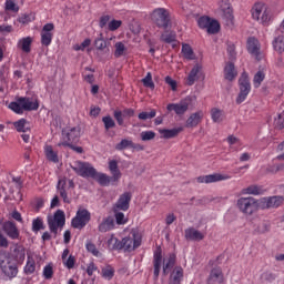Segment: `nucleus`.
Segmentation results:
<instances>
[{
    "mask_svg": "<svg viewBox=\"0 0 284 284\" xmlns=\"http://www.w3.org/2000/svg\"><path fill=\"white\" fill-rule=\"evenodd\" d=\"M239 77V72L236 71V67L232 62H226L224 67V79L226 81H234Z\"/></svg>",
    "mask_w": 284,
    "mask_h": 284,
    "instance_id": "a878e982",
    "label": "nucleus"
},
{
    "mask_svg": "<svg viewBox=\"0 0 284 284\" xmlns=\"http://www.w3.org/2000/svg\"><path fill=\"white\" fill-rule=\"evenodd\" d=\"M28 125V120L26 119H20L13 123V126L16 128L17 132H28L30 131V128Z\"/></svg>",
    "mask_w": 284,
    "mask_h": 284,
    "instance_id": "a19ab883",
    "label": "nucleus"
},
{
    "mask_svg": "<svg viewBox=\"0 0 284 284\" xmlns=\"http://www.w3.org/2000/svg\"><path fill=\"white\" fill-rule=\"evenodd\" d=\"M182 54L187 61H194V59H196L194 50L190 44H182Z\"/></svg>",
    "mask_w": 284,
    "mask_h": 284,
    "instance_id": "f704fd0d",
    "label": "nucleus"
},
{
    "mask_svg": "<svg viewBox=\"0 0 284 284\" xmlns=\"http://www.w3.org/2000/svg\"><path fill=\"white\" fill-rule=\"evenodd\" d=\"M112 210L114 213L115 223L118 225H125V223H128V219H125V214H123V212H121V211H116L114 209H112Z\"/></svg>",
    "mask_w": 284,
    "mask_h": 284,
    "instance_id": "de8ad7c7",
    "label": "nucleus"
},
{
    "mask_svg": "<svg viewBox=\"0 0 284 284\" xmlns=\"http://www.w3.org/2000/svg\"><path fill=\"white\" fill-rule=\"evenodd\" d=\"M40 230H43V220L41 217H37L32 221V231L40 232Z\"/></svg>",
    "mask_w": 284,
    "mask_h": 284,
    "instance_id": "680f3d73",
    "label": "nucleus"
},
{
    "mask_svg": "<svg viewBox=\"0 0 284 284\" xmlns=\"http://www.w3.org/2000/svg\"><path fill=\"white\" fill-rule=\"evenodd\" d=\"M284 197L274 195L260 199V210H276L283 205Z\"/></svg>",
    "mask_w": 284,
    "mask_h": 284,
    "instance_id": "ddd939ff",
    "label": "nucleus"
},
{
    "mask_svg": "<svg viewBox=\"0 0 284 284\" xmlns=\"http://www.w3.org/2000/svg\"><path fill=\"white\" fill-rule=\"evenodd\" d=\"M236 205L242 214L252 216L254 212H258V210H261V200H256L253 196L240 197L236 202Z\"/></svg>",
    "mask_w": 284,
    "mask_h": 284,
    "instance_id": "39448f33",
    "label": "nucleus"
},
{
    "mask_svg": "<svg viewBox=\"0 0 284 284\" xmlns=\"http://www.w3.org/2000/svg\"><path fill=\"white\" fill-rule=\"evenodd\" d=\"M247 52L258 59V54H261V43L254 37L247 39Z\"/></svg>",
    "mask_w": 284,
    "mask_h": 284,
    "instance_id": "aec40b11",
    "label": "nucleus"
},
{
    "mask_svg": "<svg viewBox=\"0 0 284 284\" xmlns=\"http://www.w3.org/2000/svg\"><path fill=\"white\" fill-rule=\"evenodd\" d=\"M43 276L47 281H50L52 276H54V268L52 267V264H48L43 268Z\"/></svg>",
    "mask_w": 284,
    "mask_h": 284,
    "instance_id": "bf43d9fd",
    "label": "nucleus"
},
{
    "mask_svg": "<svg viewBox=\"0 0 284 284\" xmlns=\"http://www.w3.org/2000/svg\"><path fill=\"white\" fill-rule=\"evenodd\" d=\"M113 116L118 123V125H123V123H125V121L123 119H125V115H123V112L122 111H114L113 112Z\"/></svg>",
    "mask_w": 284,
    "mask_h": 284,
    "instance_id": "0e129e2a",
    "label": "nucleus"
},
{
    "mask_svg": "<svg viewBox=\"0 0 284 284\" xmlns=\"http://www.w3.org/2000/svg\"><path fill=\"white\" fill-rule=\"evenodd\" d=\"M4 10L6 12H14L17 14V12H19L20 10L17 0H6Z\"/></svg>",
    "mask_w": 284,
    "mask_h": 284,
    "instance_id": "ea45409f",
    "label": "nucleus"
},
{
    "mask_svg": "<svg viewBox=\"0 0 284 284\" xmlns=\"http://www.w3.org/2000/svg\"><path fill=\"white\" fill-rule=\"evenodd\" d=\"M175 264H176V255L170 254L169 257L164 260V263H163V275L168 276Z\"/></svg>",
    "mask_w": 284,
    "mask_h": 284,
    "instance_id": "7c9ffc66",
    "label": "nucleus"
},
{
    "mask_svg": "<svg viewBox=\"0 0 284 284\" xmlns=\"http://www.w3.org/2000/svg\"><path fill=\"white\" fill-rule=\"evenodd\" d=\"M122 21L121 20H112L111 22H109V30L111 32H114L115 30H119L120 26H122Z\"/></svg>",
    "mask_w": 284,
    "mask_h": 284,
    "instance_id": "774afa93",
    "label": "nucleus"
},
{
    "mask_svg": "<svg viewBox=\"0 0 284 284\" xmlns=\"http://www.w3.org/2000/svg\"><path fill=\"white\" fill-rule=\"evenodd\" d=\"M223 281H224V276H223V270H221V267H215L211 270V273L207 278L209 284H214V283L221 284L223 283Z\"/></svg>",
    "mask_w": 284,
    "mask_h": 284,
    "instance_id": "b1692460",
    "label": "nucleus"
},
{
    "mask_svg": "<svg viewBox=\"0 0 284 284\" xmlns=\"http://www.w3.org/2000/svg\"><path fill=\"white\" fill-rule=\"evenodd\" d=\"M34 21V14L32 13H23L18 18V22L22 23V26H28V23H32Z\"/></svg>",
    "mask_w": 284,
    "mask_h": 284,
    "instance_id": "8fccbe9b",
    "label": "nucleus"
},
{
    "mask_svg": "<svg viewBox=\"0 0 284 284\" xmlns=\"http://www.w3.org/2000/svg\"><path fill=\"white\" fill-rule=\"evenodd\" d=\"M265 81V72L257 71L253 78L254 88H261V84Z\"/></svg>",
    "mask_w": 284,
    "mask_h": 284,
    "instance_id": "a18cd8bd",
    "label": "nucleus"
},
{
    "mask_svg": "<svg viewBox=\"0 0 284 284\" xmlns=\"http://www.w3.org/2000/svg\"><path fill=\"white\" fill-rule=\"evenodd\" d=\"M227 143L230 145V152H239V148L234 146V145H241V141L239 140V138L234 135H229Z\"/></svg>",
    "mask_w": 284,
    "mask_h": 284,
    "instance_id": "c03bdc74",
    "label": "nucleus"
},
{
    "mask_svg": "<svg viewBox=\"0 0 284 284\" xmlns=\"http://www.w3.org/2000/svg\"><path fill=\"white\" fill-rule=\"evenodd\" d=\"M62 141L58 143V148H67L68 145H72L74 143H79V139H81V128H65L62 130Z\"/></svg>",
    "mask_w": 284,
    "mask_h": 284,
    "instance_id": "423d86ee",
    "label": "nucleus"
},
{
    "mask_svg": "<svg viewBox=\"0 0 284 284\" xmlns=\"http://www.w3.org/2000/svg\"><path fill=\"white\" fill-rule=\"evenodd\" d=\"M44 154L48 161H51V163H59V154L54 152V149H52V145H47L44 148Z\"/></svg>",
    "mask_w": 284,
    "mask_h": 284,
    "instance_id": "72a5a7b5",
    "label": "nucleus"
},
{
    "mask_svg": "<svg viewBox=\"0 0 284 284\" xmlns=\"http://www.w3.org/2000/svg\"><path fill=\"white\" fill-rule=\"evenodd\" d=\"M136 247H141V234L139 231L132 230L129 236L122 239V250L134 252Z\"/></svg>",
    "mask_w": 284,
    "mask_h": 284,
    "instance_id": "f8f14e48",
    "label": "nucleus"
},
{
    "mask_svg": "<svg viewBox=\"0 0 284 284\" xmlns=\"http://www.w3.org/2000/svg\"><path fill=\"white\" fill-rule=\"evenodd\" d=\"M48 225L50 232L57 236L59 227L62 230V227L65 225V212L62 210L55 211L53 216L48 217Z\"/></svg>",
    "mask_w": 284,
    "mask_h": 284,
    "instance_id": "1a4fd4ad",
    "label": "nucleus"
},
{
    "mask_svg": "<svg viewBox=\"0 0 284 284\" xmlns=\"http://www.w3.org/2000/svg\"><path fill=\"white\" fill-rule=\"evenodd\" d=\"M128 148H134V143L132 142V140L123 139L120 143L115 145V150H118L119 152Z\"/></svg>",
    "mask_w": 284,
    "mask_h": 284,
    "instance_id": "09e8293b",
    "label": "nucleus"
},
{
    "mask_svg": "<svg viewBox=\"0 0 284 284\" xmlns=\"http://www.w3.org/2000/svg\"><path fill=\"white\" fill-rule=\"evenodd\" d=\"M108 246L110 250H123L122 240L114 237V235L108 240Z\"/></svg>",
    "mask_w": 284,
    "mask_h": 284,
    "instance_id": "58836bf2",
    "label": "nucleus"
},
{
    "mask_svg": "<svg viewBox=\"0 0 284 284\" xmlns=\"http://www.w3.org/2000/svg\"><path fill=\"white\" fill-rule=\"evenodd\" d=\"M0 268L8 278H16L17 274H19L17 260L6 252L0 253Z\"/></svg>",
    "mask_w": 284,
    "mask_h": 284,
    "instance_id": "7ed1b4c3",
    "label": "nucleus"
},
{
    "mask_svg": "<svg viewBox=\"0 0 284 284\" xmlns=\"http://www.w3.org/2000/svg\"><path fill=\"white\" fill-rule=\"evenodd\" d=\"M160 39L164 43H176V33L174 31H165Z\"/></svg>",
    "mask_w": 284,
    "mask_h": 284,
    "instance_id": "e433bc0d",
    "label": "nucleus"
},
{
    "mask_svg": "<svg viewBox=\"0 0 284 284\" xmlns=\"http://www.w3.org/2000/svg\"><path fill=\"white\" fill-rule=\"evenodd\" d=\"M219 30H221V24L219 23V21L211 19L209 26L206 27V32H209V34H216Z\"/></svg>",
    "mask_w": 284,
    "mask_h": 284,
    "instance_id": "37998d69",
    "label": "nucleus"
},
{
    "mask_svg": "<svg viewBox=\"0 0 284 284\" xmlns=\"http://www.w3.org/2000/svg\"><path fill=\"white\" fill-rule=\"evenodd\" d=\"M220 9L224 14L232 17V8L230 7V0H222L220 2Z\"/></svg>",
    "mask_w": 284,
    "mask_h": 284,
    "instance_id": "603ef678",
    "label": "nucleus"
},
{
    "mask_svg": "<svg viewBox=\"0 0 284 284\" xmlns=\"http://www.w3.org/2000/svg\"><path fill=\"white\" fill-rule=\"evenodd\" d=\"M211 119H212L213 123H221L224 119L223 110L213 108L211 110Z\"/></svg>",
    "mask_w": 284,
    "mask_h": 284,
    "instance_id": "79ce46f5",
    "label": "nucleus"
},
{
    "mask_svg": "<svg viewBox=\"0 0 284 284\" xmlns=\"http://www.w3.org/2000/svg\"><path fill=\"white\" fill-rule=\"evenodd\" d=\"M251 12L254 21H260L262 26H270V21H272V9L267 4L257 2L253 6Z\"/></svg>",
    "mask_w": 284,
    "mask_h": 284,
    "instance_id": "20e7f679",
    "label": "nucleus"
},
{
    "mask_svg": "<svg viewBox=\"0 0 284 284\" xmlns=\"http://www.w3.org/2000/svg\"><path fill=\"white\" fill-rule=\"evenodd\" d=\"M241 194H243V195L251 194L253 196H258V195L263 194V189L258 185H250L245 189H242Z\"/></svg>",
    "mask_w": 284,
    "mask_h": 284,
    "instance_id": "473e14b6",
    "label": "nucleus"
},
{
    "mask_svg": "<svg viewBox=\"0 0 284 284\" xmlns=\"http://www.w3.org/2000/svg\"><path fill=\"white\" fill-rule=\"evenodd\" d=\"M161 139H174L179 136L181 132H183V126L174 128V129H160Z\"/></svg>",
    "mask_w": 284,
    "mask_h": 284,
    "instance_id": "bb28decb",
    "label": "nucleus"
},
{
    "mask_svg": "<svg viewBox=\"0 0 284 284\" xmlns=\"http://www.w3.org/2000/svg\"><path fill=\"white\" fill-rule=\"evenodd\" d=\"M109 170L112 176L105 173H99L95 171V176L93 179L102 187H108L110 186V183H119V181H121L122 174H121V170H119V162H116V160L109 161Z\"/></svg>",
    "mask_w": 284,
    "mask_h": 284,
    "instance_id": "f257e3e1",
    "label": "nucleus"
},
{
    "mask_svg": "<svg viewBox=\"0 0 284 284\" xmlns=\"http://www.w3.org/2000/svg\"><path fill=\"white\" fill-rule=\"evenodd\" d=\"M142 141H152L155 139L156 136V133L154 131H143L141 134H140Z\"/></svg>",
    "mask_w": 284,
    "mask_h": 284,
    "instance_id": "e2e57ef3",
    "label": "nucleus"
},
{
    "mask_svg": "<svg viewBox=\"0 0 284 284\" xmlns=\"http://www.w3.org/2000/svg\"><path fill=\"white\" fill-rule=\"evenodd\" d=\"M210 21H212V18L207 16H202L197 19V26L202 30H207V26H210Z\"/></svg>",
    "mask_w": 284,
    "mask_h": 284,
    "instance_id": "3c124183",
    "label": "nucleus"
},
{
    "mask_svg": "<svg viewBox=\"0 0 284 284\" xmlns=\"http://www.w3.org/2000/svg\"><path fill=\"white\" fill-rule=\"evenodd\" d=\"M94 45L98 50H105V48H108V42H105V40L102 38H98L94 41Z\"/></svg>",
    "mask_w": 284,
    "mask_h": 284,
    "instance_id": "338daca9",
    "label": "nucleus"
},
{
    "mask_svg": "<svg viewBox=\"0 0 284 284\" xmlns=\"http://www.w3.org/2000/svg\"><path fill=\"white\" fill-rule=\"evenodd\" d=\"M62 262H63L64 267H67L68 270H72L77 263V257H74V255H69V257Z\"/></svg>",
    "mask_w": 284,
    "mask_h": 284,
    "instance_id": "052dcab7",
    "label": "nucleus"
},
{
    "mask_svg": "<svg viewBox=\"0 0 284 284\" xmlns=\"http://www.w3.org/2000/svg\"><path fill=\"white\" fill-rule=\"evenodd\" d=\"M132 201V194L130 192H124L118 199V201L113 204L112 210L115 212H128L130 210V203Z\"/></svg>",
    "mask_w": 284,
    "mask_h": 284,
    "instance_id": "dca6fc26",
    "label": "nucleus"
},
{
    "mask_svg": "<svg viewBox=\"0 0 284 284\" xmlns=\"http://www.w3.org/2000/svg\"><path fill=\"white\" fill-rule=\"evenodd\" d=\"M9 110H12L16 114L39 110V100L32 101V98L20 97L17 101L9 103Z\"/></svg>",
    "mask_w": 284,
    "mask_h": 284,
    "instance_id": "f03ea898",
    "label": "nucleus"
},
{
    "mask_svg": "<svg viewBox=\"0 0 284 284\" xmlns=\"http://www.w3.org/2000/svg\"><path fill=\"white\" fill-rule=\"evenodd\" d=\"M23 270L24 274L27 275L34 274L37 270V262L34 261V258L28 256L27 264Z\"/></svg>",
    "mask_w": 284,
    "mask_h": 284,
    "instance_id": "4c0bfd02",
    "label": "nucleus"
},
{
    "mask_svg": "<svg viewBox=\"0 0 284 284\" xmlns=\"http://www.w3.org/2000/svg\"><path fill=\"white\" fill-rule=\"evenodd\" d=\"M142 83L144 88H150L151 90H154V81H152V73L148 72L145 78L142 79Z\"/></svg>",
    "mask_w": 284,
    "mask_h": 284,
    "instance_id": "4d7b16f0",
    "label": "nucleus"
},
{
    "mask_svg": "<svg viewBox=\"0 0 284 284\" xmlns=\"http://www.w3.org/2000/svg\"><path fill=\"white\" fill-rule=\"evenodd\" d=\"M154 116H156V110H151L150 112H141L138 115V119H140V121H148V119H154Z\"/></svg>",
    "mask_w": 284,
    "mask_h": 284,
    "instance_id": "6e6d98bb",
    "label": "nucleus"
},
{
    "mask_svg": "<svg viewBox=\"0 0 284 284\" xmlns=\"http://www.w3.org/2000/svg\"><path fill=\"white\" fill-rule=\"evenodd\" d=\"M87 251L90 252L93 256H101V252L97 248V245L92 242L85 244Z\"/></svg>",
    "mask_w": 284,
    "mask_h": 284,
    "instance_id": "13d9d810",
    "label": "nucleus"
},
{
    "mask_svg": "<svg viewBox=\"0 0 284 284\" xmlns=\"http://www.w3.org/2000/svg\"><path fill=\"white\" fill-rule=\"evenodd\" d=\"M102 122L104 124V129L105 130H111V128H115L116 126V122H114V120L110 115L103 116L102 118Z\"/></svg>",
    "mask_w": 284,
    "mask_h": 284,
    "instance_id": "864d4df0",
    "label": "nucleus"
},
{
    "mask_svg": "<svg viewBox=\"0 0 284 284\" xmlns=\"http://www.w3.org/2000/svg\"><path fill=\"white\" fill-rule=\"evenodd\" d=\"M54 30V23H47L43 26L42 31L40 33L41 37V44L48 48L52 43V39L54 37V33L52 31Z\"/></svg>",
    "mask_w": 284,
    "mask_h": 284,
    "instance_id": "f3484780",
    "label": "nucleus"
},
{
    "mask_svg": "<svg viewBox=\"0 0 284 284\" xmlns=\"http://www.w3.org/2000/svg\"><path fill=\"white\" fill-rule=\"evenodd\" d=\"M226 52L231 61H234V59H236V47L234 44H229Z\"/></svg>",
    "mask_w": 284,
    "mask_h": 284,
    "instance_id": "69168bd1",
    "label": "nucleus"
},
{
    "mask_svg": "<svg viewBox=\"0 0 284 284\" xmlns=\"http://www.w3.org/2000/svg\"><path fill=\"white\" fill-rule=\"evenodd\" d=\"M71 170H73L78 176H82V179H93L97 176V169L89 162L75 161L71 165Z\"/></svg>",
    "mask_w": 284,
    "mask_h": 284,
    "instance_id": "6e6552de",
    "label": "nucleus"
},
{
    "mask_svg": "<svg viewBox=\"0 0 284 284\" xmlns=\"http://www.w3.org/2000/svg\"><path fill=\"white\" fill-rule=\"evenodd\" d=\"M151 19L155 26H158V28H162L163 30H168L172 24L170 11H168L165 8H158L153 10Z\"/></svg>",
    "mask_w": 284,
    "mask_h": 284,
    "instance_id": "0eeeda50",
    "label": "nucleus"
},
{
    "mask_svg": "<svg viewBox=\"0 0 284 284\" xmlns=\"http://www.w3.org/2000/svg\"><path fill=\"white\" fill-rule=\"evenodd\" d=\"M184 236L186 241H203V239H205V235L194 227L186 229L184 231Z\"/></svg>",
    "mask_w": 284,
    "mask_h": 284,
    "instance_id": "5701e85b",
    "label": "nucleus"
},
{
    "mask_svg": "<svg viewBox=\"0 0 284 284\" xmlns=\"http://www.w3.org/2000/svg\"><path fill=\"white\" fill-rule=\"evenodd\" d=\"M99 232L104 234L105 232H111V230H114V217L108 216L102 220V222L98 226Z\"/></svg>",
    "mask_w": 284,
    "mask_h": 284,
    "instance_id": "393cba45",
    "label": "nucleus"
},
{
    "mask_svg": "<svg viewBox=\"0 0 284 284\" xmlns=\"http://www.w3.org/2000/svg\"><path fill=\"white\" fill-rule=\"evenodd\" d=\"M114 48H115V51H114L115 59L123 57V54H125V50H128L123 42H116Z\"/></svg>",
    "mask_w": 284,
    "mask_h": 284,
    "instance_id": "49530a36",
    "label": "nucleus"
},
{
    "mask_svg": "<svg viewBox=\"0 0 284 284\" xmlns=\"http://www.w3.org/2000/svg\"><path fill=\"white\" fill-rule=\"evenodd\" d=\"M102 277L106 281H112V278H114V268H112L111 266L102 268Z\"/></svg>",
    "mask_w": 284,
    "mask_h": 284,
    "instance_id": "5fc2aeb1",
    "label": "nucleus"
},
{
    "mask_svg": "<svg viewBox=\"0 0 284 284\" xmlns=\"http://www.w3.org/2000/svg\"><path fill=\"white\" fill-rule=\"evenodd\" d=\"M90 219H92L90 211L79 207L75 216L71 221V225L74 230H83V227L90 223Z\"/></svg>",
    "mask_w": 284,
    "mask_h": 284,
    "instance_id": "9d476101",
    "label": "nucleus"
},
{
    "mask_svg": "<svg viewBox=\"0 0 284 284\" xmlns=\"http://www.w3.org/2000/svg\"><path fill=\"white\" fill-rule=\"evenodd\" d=\"M191 104H192V98L187 97L178 103L168 104L166 110L169 112H175L178 116H183V114H185V112L190 110Z\"/></svg>",
    "mask_w": 284,
    "mask_h": 284,
    "instance_id": "4468645a",
    "label": "nucleus"
},
{
    "mask_svg": "<svg viewBox=\"0 0 284 284\" xmlns=\"http://www.w3.org/2000/svg\"><path fill=\"white\" fill-rule=\"evenodd\" d=\"M163 265V253L161 247H159L153 254V278L159 281V275L161 274V267Z\"/></svg>",
    "mask_w": 284,
    "mask_h": 284,
    "instance_id": "a211bd4d",
    "label": "nucleus"
},
{
    "mask_svg": "<svg viewBox=\"0 0 284 284\" xmlns=\"http://www.w3.org/2000/svg\"><path fill=\"white\" fill-rule=\"evenodd\" d=\"M239 85H240V93L236 98V103L240 105V103H243L245 99H247V95L250 92H252V84L250 83V77L246 72H243L239 79Z\"/></svg>",
    "mask_w": 284,
    "mask_h": 284,
    "instance_id": "9b49d317",
    "label": "nucleus"
},
{
    "mask_svg": "<svg viewBox=\"0 0 284 284\" xmlns=\"http://www.w3.org/2000/svg\"><path fill=\"white\" fill-rule=\"evenodd\" d=\"M203 77V67L195 64L186 78V85H194Z\"/></svg>",
    "mask_w": 284,
    "mask_h": 284,
    "instance_id": "6ab92c4d",
    "label": "nucleus"
},
{
    "mask_svg": "<svg viewBox=\"0 0 284 284\" xmlns=\"http://www.w3.org/2000/svg\"><path fill=\"white\" fill-rule=\"evenodd\" d=\"M227 176L221 175L219 173L202 175L196 179L197 183H219V181H227Z\"/></svg>",
    "mask_w": 284,
    "mask_h": 284,
    "instance_id": "4be33fe9",
    "label": "nucleus"
},
{
    "mask_svg": "<svg viewBox=\"0 0 284 284\" xmlns=\"http://www.w3.org/2000/svg\"><path fill=\"white\" fill-rule=\"evenodd\" d=\"M57 191L63 200V203H72V200L68 197V181L65 179H60L58 181Z\"/></svg>",
    "mask_w": 284,
    "mask_h": 284,
    "instance_id": "412c9836",
    "label": "nucleus"
},
{
    "mask_svg": "<svg viewBox=\"0 0 284 284\" xmlns=\"http://www.w3.org/2000/svg\"><path fill=\"white\" fill-rule=\"evenodd\" d=\"M0 225L2 227V232L8 236V239H11V241H19L21 239V232L19 231V227H17V223L6 221L0 222Z\"/></svg>",
    "mask_w": 284,
    "mask_h": 284,
    "instance_id": "2eb2a0df",
    "label": "nucleus"
},
{
    "mask_svg": "<svg viewBox=\"0 0 284 284\" xmlns=\"http://www.w3.org/2000/svg\"><path fill=\"white\" fill-rule=\"evenodd\" d=\"M18 48L26 54H30L32 51V37H26L18 41Z\"/></svg>",
    "mask_w": 284,
    "mask_h": 284,
    "instance_id": "c756f323",
    "label": "nucleus"
},
{
    "mask_svg": "<svg viewBox=\"0 0 284 284\" xmlns=\"http://www.w3.org/2000/svg\"><path fill=\"white\" fill-rule=\"evenodd\" d=\"M201 121H203V111H197L189 116L185 125L186 128H196Z\"/></svg>",
    "mask_w": 284,
    "mask_h": 284,
    "instance_id": "c85d7f7f",
    "label": "nucleus"
},
{
    "mask_svg": "<svg viewBox=\"0 0 284 284\" xmlns=\"http://www.w3.org/2000/svg\"><path fill=\"white\" fill-rule=\"evenodd\" d=\"M13 254L16 256V261H18L20 264L26 261V247L23 245L16 244Z\"/></svg>",
    "mask_w": 284,
    "mask_h": 284,
    "instance_id": "2f4dec72",
    "label": "nucleus"
},
{
    "mask_svg": "<svg viewBox=\"0 0 284 284\" xmlns=\"http://www.w3.org/2000/svg\"><path fill=\"white\" fill-rule=\"evenodd\" d=\"M273 48L280 54L284 52V33H278V29L275 31V39L273 41Z\"/></svg>",
    "mask_w": 284,
    "mask_h": 284,
    "instance_id": "cd10ccee",
    "label": "nucleus"
},
{
    "mask_svg": "<svg viewBox=\"0 0 284 284\" xmlns=\"http://www.w3.org/2000/svg\"><path fill=\"white\" fill-rule=\"evenodd\" d=\"M182 278H183V267L176 266L171 273V281L173 284H181Z\"/></svg>",
    "mask_w": 284,
    "mask_h": 284,
    "instance_id": "c9c22d12",
    "label": "nucleus"
}]
</instances>
